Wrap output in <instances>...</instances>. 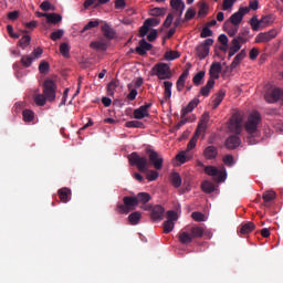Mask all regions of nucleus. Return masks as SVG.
<instances>
[{
  "mask_svg": "<svg viewBox=\"0 0 283 283\" xmlns=\"http://www.w3.org/2000/svg\"><path fill=\"white\" fill-rule=\"evenodd\" d=\"M211 45H213V39L211 38L206 39L201 44L197 45L196 54L200 61L209 56Z\"/></svg>",
  "mask_w": 283,
  "mask_h": 283,
  "instance_id": "1a4fd4ad",
  "label": "nucleus"
},
{
  "mask_svg": "<svg viewBox=\"0 0 283 283\" xmlns=\"http://www.w3.org/2000/svg\"><path fill=\"white\" fill-rule=\"evenodd\" d=\"M264 99L266 103H277V101H283V90L275 86H268L264 93Z\"/></svg>",
  "mask_w": 283,
  "mask_h": 283,
  "instance_id": "423d86ee",
  "label": "nucleus"
},
{
  "mask_svg": "<svg viewBox=\"0 0 283 283\" xmlns=\"http://www.w3.org/2000/svg\"><path fill=\"white\" fill-rule=\"evenodd\" d=\"M244 59H247V50L243 49L239 54L234 56L232 63L230 64V70L231 71L235 70V67H238V65L242 63Z\"/></svg>",
  "mask_w": 283,
  "mask_h": 283,
  "instance_id": "5701e85b",
  "label": "nucleus"
},
{
  "mask_svg": "<svg viewBox=\"0 0 283 283\" xmlns=\"http://www.w3.org/2000/svg\"><path fill=\"white\" fill-rule=\"evenodd\" d=\"M174 227H176V223L171 220H166L164 222V233H171L174 231Z\"/></svg>",
  "mask_w": 283,
  "mask_h": 283,
  "instance_id": "864d4df0",
  "label": "nucleus"
},
{
  "mask_svg": "<svg viewBox=\"0 0 283 283\" xmlns=\"http://www.w3.org/2000/svg\"><path fill=\"white\" fill-rule=\"evenodd\" d=\"M123 202L124 205L117 206V211L119 213H129V211H134V209L138 207V199L136 197H124Z\"/></svg>",
  "mask_w": 283,
  "mask_h": 283,
  "instance_id": "0eeeda50",
  "label": "nucleus"
},
{
  "mask_svg": "<svg viewBox=\"0 0 283 283\" xmlns=\"http://www.w3.org/2000/svg\"><path fill=\"white\" fill-rule=\"evenodd\" d=\"M201 135L202 134L195 132V135L192 136V138L189 140V143L187 145V151H191V149H196L198 138H200Z\"/></svg>",
  "mask_w": 283,
  "mask_h": 283,
  "instance_id": "4c0bfd02",
  "label": "nucleus"
},
{
  "mask_svg": "<svg viewBox=\"0 0 283 283\" xmlns=\"http://www.w3.org/2000/svg\"><path fill=\"white\" fill-rule=\"evenodd\" d=\"M64 34H65V31L63 29H59L51 33L50 39L52 41H59V39H63Z\"/></svg>",
  "mask_w": 283,
  "mask_h": 283,
  "instance_id": "603ef678",
  "label": "nucleus"
},
{
  "mask_svg": "<svg viewBox=\"0 0 283 283\" xmlns=\"http://www.w3.org/2000/svg\"><path fill=\"white\" fill-rule=\"evenodd\" d=\"M39 70L41 74H45V72H49L50 70V63H48L46 61H42L39 65Z\"/></svg>",
  "mask_w": 283,
  "mask_h": 283,
  "instance_id": "69168bd1",
  "label": "nucleus"
},
{
  "mask_svg": "<svg viewBox=\"0 0 283 283\" xmlns=\"http://www.w3.org/2000/svg\"><path fill=\"white\" fill-rule=\"evenodd\" d=\"M48 23H52L53 25H56V23H61L63 21V17L59 13H49L46 17Z\"/></svg>",
  "mask_w": 283,
  "mask_h": 283,
  "instance_id": "72a5a7b5",
  "label": "nucleus"
},
{
  "mask_svg": "<svg viewBox=\"0 0 283 283\" xmlns=\"http://www.w3.org/2000/svg\"><path fill=\"white\" fill-rule=\"evenodd\" d=\"M205 174L211 176L216 182H224L227 180V170H220L216 166H206Z\"/></svg>",
  "mask_w": 283,
  "mask_h": 283,
  "instance_id": "6e6552de",
  "label": "nucleus"
},
{
  "mask_svg": "<svg viewBox=\"0 0 283 283\" xmlns=\"http://www.w3.org/2000/svg\"><path fill=\"white\" fill-rule=\"evenodd\" d=\"M32 61H34V57L31 56V55H23L21 57V64L24 66V67H30V65H32Z\"/></svg>",
  "mask_w": 283,
  "mask_h": 283,
  "instance_id": "6e6d98bb",
  "label": "nucleus"
},
{
  "mask_svg": "<svg viewBox=\"0 0 283 283\" xmlns=\"http://www.w3.org/2000/svg\"><path fill=\"white\" fill-rule=\"evenodd\" d=\"M201 189L205 193H213V191H216V186L210 181H203L201 184Z\"/></svg>",
  "mask_w": 283,
  "mask_h": 283,
  "instance_id": "ea45409f",
  "label": "nucleus"
},
{
  "mask_svg": "<svg viewBox=\"0 0 283 283\" xmlns=\"http://www.w3.org/2000/svg\"><path fill=\"white\" fill-rule=\"evenodd\" d=\"M146 154L149 158L150 165H153V167H155L157 171H160V169H163V164L165 163V159L159 156L158 151L151 148H147Z\"/></svg>",
  "mask_w": 283,
  "mask_h": 283,
  "instance_id": "9d476101",
  "label": "nucleus"
},
{
  "mask_svg": "<svg viewBox=\"0 0 283 283\" xmlns=\"http://www.w3.org/2000/svg\"><path fill=\"white\" fill-rule=\"evenodd\" d=\"M167 13V9L165 8H153L150 10V17H165V14Z\"/></svg>",
  "mask_w": 283,
  "mask_h": 283,
  "instance_id": "49530a36",
  "label": "nucleus"
},
{
  "mask_svg": "<svg viewBox=\"0 0 283 283\" xmlns=\"http://www.w3.org/2000/svg\"><path fill=\"white\" fill-rule=\"evenodd\" d=\"M214 85H216V80H213V78L208 80L207 84L203 87H201V90H200L201 96H206V97L209 96V94H210L211 90H213Z\"/></svg>",
  "mask_w": 283,
  "mask_h": 283,
  "instance_id": "c756f323",
  "label": "nucleus"
},
{
  "mask_svg": "<svg viewBox=\"0 0 283 283\" xmlns=\"http://www.w3.org/2000/svg\"><path fill=\"white\" fill-rule=\"evenodd\" d=\"M120 85V82L118 80H113L108 85H107V95L108 96H114V93L116 92V88Z\"/></svg>",
  "mask_w": 283,
  "mask_h": 283,
  "instance_id": "58836bf2",
  "label": "nucleus"
},
{
  "mask_svg": "<svg viewBox=\"0 0 283 283\" xmlns=\"http://www.w3.org/2000/svg\"><path fill=\"white\" fill-rule=\"evenodd\" d=\"M207 14H209V4L201 2L199 4L198 17H206Z\"/></svg>",
  "mask_w": 283,
  "mask_h": 283,
  "instance_id": "de8ad7c7",
  "label": "nucleus"
},
{
  "mask_svg": "<svg viewBox=\"0 0 283 283\" xmlns=\"http://www.w3.org/2000/svg\"><path fill=\"white\" fill-rule=\"evenodd\" d=\"M150 76H157L160 81H167L171 78V69L166 63H157L150 71Z\"/></svg>",
  "mask_w": 283,
  "mask_h": 283,
  "instance_id": "39448f33",
  "label": "nucleus"
},
{
  "mask_svg": "<svg viewBox=\"0 0 283 283\" xmlns=\"http://www.w3.org/2000/svg\"><path fill=\"white\" fill-rule=\"evenodd\" d=\"M32 41V38L30 35H23L19 42H18V45L22 49V50H25V48H28L30 45Z\"/></svg>",
  "mask_w": 283,
  "mask_h": 283,
  "instance_id": "79ce46f5",
  "label": "nucleus"
},
{
  "mask_svg": "<svg viewBox=\"0 0 283 283\" xmlns=\"http://www.w3.org/2000/svg\"><path fill=\"white\" fill-rule=\"evenodd\" d=\"M202 78H205V71H200V72H198V73L193 76V78H192L193 85H196L197 87H198V85H201Z\"/></svg>",
  "mask_w": 283,
  "mask_h": 283,
  "instance_id": "3c124183",
  "label": "nucleus"
},
{
  "mask_svg": "<svg viewBox=\"0 0 283 283\" xmlns=\"http://www.w3.org/2000/svg\"><path fill=\"white\" fill-rule=\"evenodd\" d=\"M150 218L155 221L163 220L165 218V208L160 205L153 207Z\"/></svg>",
  "mask_w": 283,
  "mask_h": 283,
  "instance_id": "f3484780",
  "label": "nucleus"
},
{
  "mask_svg": "<svg viewBox=\"0 0 283 283\" xmlns=\"http://www.w3.org/2000/svg\"><path fill=\"white\" fill-rule=\"evenodd\" d=\"M224 96H227V91L220 90L216 95L212 102V109H218L220 107V103L224 101Z\"/></svg>",
  "mask_w": 283,
  "mask_h": 283,
  "instance_id": "393cba45",
  "label": "nucleus"
},
{
  "mask_svg": "<svg viewBox=\"0 0 283 283\" xmlns=\"http://www.w3.org/2000/svg\"><path fill=\"white\" fill-rule=\"evenodd\" d=\"M201 39H208V36H213V31L209 29V27H203L201 33H200Z\"/></svg>",
  "mask_w": 283,
  "mask_h": 283,
  "instance_id": "e2e57ef3",
  "label": "nucleus"
},
{
  "mask_svg": "<svg viewBox=\"0 0 283 283\" xmlns=\"http://www.w3.org/2000/svg\"><path fill=\"white\" fill-rule=\"evenodd\" d=\"M128 163L132 165V167H137L138 171H142V174L147 172L149 167V160L147 157L140 156L137 151L128 155Z\"/></svg>",
  "mask_w": 283,
  "mask_h": 283,
  "instance_id": "20e7f679",
  "label": "nucleus"
},
{
  "mask_svg": "<svg viewBox=\"0 0 283 283\" xmlns=\"http://www.w3.org/2000/svg\"><path fill=\"white\" fill-rule=\"evenodd\" d=\"M166 61H176V59H180V52L178 51H167L164 55Z\"/></svg>",
  "mask_w": 283,
  "mask_h": 283,
  "instance_id": "37998d69",
  "label": "nucleus"
},
{
  "mask_svg": "<svg viewBox=\"0 0 283 283\" xmlns=\"http://www.w3.org/2000/svg\"><path fill=\"white\" fill-rule=\"evenodd\" d=\"M191 218L195 222H205V213L202 212L195 211L191 213Z\"/></svg>",
  "mask_w": 283,
  "mask_h": 283,
  "instance_id": "bf43d9fd",
  "label": "nucleus"
},
{
  "mask_svg": "<svg viewBox=\"0 0 283 283\" xmlns=\"http://www.w3.org/2000/svg\"><path fill=\"white\" fill-rule=\"evenodd\" d=\"M150 21L151 20H145L144 24L140 27L139 29V36H147V32H149V30L151 29L150 27Z\"/></svg>",
  "mask_w": 283,
  "mask_h": 283,
  "instance_id": "c03bdc74",
  "label": "nucleus"
},
{
  "mask_svg": "<svg viewBox=\"0 0 283 283\" xmlns=\"http://www.w3.org/2000/svg\"><path fill=\"white\" fill-rule=\"evenodd\" d=\"M223 163L227 167H233V165H235V159H233L232 155H226L223 157Z\"/></svg>",
  "mask_w": 283,
  "mask_h": 283,
  "instance_id": "680f3d73",
  "label": "nucleus"
},
{
  "mask_svg": "<svg viewBox=\"0 0 283 283\" xmlns=\"http://www.w3.org/2000/svg\"><path fill=\"white\" fill-rule=\"evenodd\" d=\"M43 94L46 96V99L52 103L56 99V83L52 80H45L43 83Z\"/></svg>",
  "mask_w": 283,
  "mask_h": 283,
  "instance_id": "9b49d317",
  "label": "nucleus"
},
{
  "mask_svg": "<svg viewBox=\"0 0 283 283\" xmlns=\"http://www.w3.org/2000/svg\"><path fill=\"white\" fill-rule=\"evenodd\" d=\"M252 231H255V223L248 221L241 224V228H240L241 235H249V233H252Z\"/></svg>",
  "mask_w": 283,
  "mask_h": 283,
  "instance_id": "a878e982",
  "label": "nucleus"
},
{
  "mask_svg": "<svg viewBox=\"0 0 283 283\" xmlns=\"http://www.w3.org/2000/svg\"><path fill=\"white\" fill-rule=\"evenodd\" d=\"M238 0H223L222 10H231V8H233V6H235Z\"/></svg>",
  "mask_w": 283,
  "mask_h": 283,
  "instance_id": "4d7b16f0",
  "label": "nucleus"
},
{
  "mask_svg": "<svg viewBox=\"0 0 283 283\" xmlns=\"http://www.w3.org/2000/svg\"><path fill=\"white\" fill-rule=\"evenodd\" d=\"M48 102V97L45 94H38L34 96V103L38 105V107H43L45 103Z\"/></svg>",
  "mask_w": 283,
  "mask_h": 283,
  "instance_id": "a19ab883",
  "label": "nucleus"
},
{
  "mask_svg": "<svg viewBox=\"0 0 283 283\" xmlns=\"http://www.w3.org/2000/svg\"><path fill=\"white\" fill-rule=\"evenodd\" d=\"M203 156L206 160H216L218 158V147L216 146H208L203 150Z\"/></svg>",
  "mask_w": 283,
  "mask_h": 283,
  "instance_id": "6ab92c4d",
  "label": "nucleus"
},
{
  "mask_svg": "<svg viewBox=\"0 0 283 283\" xmlns=\"http://www.w3.org/2000/svg\"><path fill=\"white\" fill-rule=\"evenodd\" d=\"M102 32L105 39H108V41H112V39L116 36V32L108 23H105L104 25H102Z\"/></svg>",
  "mask_w": 283,
  "mask_h": 283,
  "instance_id": "cd10ccee",
  "label": "nucleus"
},
{
  "mask_svg": "<svg viewBox=\"0 0 283 283\" xmlns=\"http://www.w3.org/2000/svg\"><path fill=\"white\" fill-rule=\"evenodd\" d=\"M41 10H43V12H49V10H54V8H52V3H50L49 0H44L41 4H40Z\"/></svg>",
  "mask_w": 283,
  "mask_h": 283,
  "instance_id": "0e129e2a",
  "label": "nucleus"
},
{
  "mask_svg": "<svg viewBox=\"0 0 283 283\" xmlns=\"http://www.w3.org/2000/svg\"><path fill=\"white\" fill-rule=\"evenodd\" d=\"M153 48L154 45H151V43H148L147 40L142 39L139 41V45L135 49V52L139 54V56H145V54H147V52H149V50Z\"/></svg>",
  "mask_w": 283,
  "mask_h": 283,
  "instance_id": "2eb2a0df",
  "label": "nucleus"
},
{
  "mask_svg": "<svg viewBox=\"0 0 283 283\" xmlns=\"http://www.w3.org/2000/svg\"><path fill=\"white\" fill-rule=\"evenodd\" d=\"M24 123H32L34 120V112L31 109H24L22 112Z\"/></svg>",
  "mask_w": 283,
  "mask_h": 283,
  "instance_id": "a18cd8bd",
  "label": "nucleus"
},
{
  "mask_svg": "<svg viewBox=\"0 0 283 283\" xmlns=\"http://www.w3.org/2000/svg\"><path fill=\"white\" fill-rule=\"evenodd\" d=\"M188 76H189V67L184 70V72L177 80V83H176L177 92H182V90H185V83H187Z\"/></svg>",
  "mask_w": 283,
  "mask_h": 283,
  "instance_id": "4be33fe9",
  "label": "nucleus"
},
{
  "mask_svg": "<svg viewBox=\"0 0 283 283\" xmlns=\"http://www.w3.org/2000/svg\"><path fill=\"white\" fill-rule=\"evenodd\" d=\"M167 219L170 220L171 222H176L178 220V212L174 210L167 211Z\"/></svg>",
  "mask_w": 283,
  "mask_h": 283,
  "instance_id": "338daca9",
  "label": "nucleus"
},
{
  "mask_svg": "<svg viewBox=\"0 0 283 283\" xmlns=\"http://www.w3.org/2000/svg\"><path fill=\"white\" fill-rule=\"evenodd\" d=\"M170 7L175 11L180 10V8H182V10H185V2L182 0H170Z\"/></svg>",
  "mask_w": 283,
  "mask_h": 283,
  "instance_id": "09e8293b",
  "label": "nucleus"
},
{
  "mask_svg": "<svg viewBox=\"0 0 283 283\" xmlns=\"http://www.w3.org/2000/svg\"><path fill=\"white\" fill-rule=\"evenodd\" d=\"M170 182L175 189H179V187L182 186V177H180V174L178 172H172L170 175Z\"/></svg>",
  "mask_w": 283,
  "mask_h": 283,
  "instance_id": "2f4dec72",
  "label": "nucleus"
},
{
  "mask_svg": "<svg viewBox=\"0 0 283 283\" xmlns=\"http://www.w3.org/2000/svg\"><path fill=\"white\" fill-rule=\"evenodd\" d=\"M142 219H143V213H140V211L132 212L128 216V222L133 227H136V224H139Z\"/></svg>",
  "mask_w": 283,
  "mask_h": 283,
  "instance_id": "7c9ffc66",
  "label": "nucleus"
},
{
  "mask_svg": "<svg viewBox=\"0 0 283 283\" xmlns=\"http://www.w3.org/2000/svg\"><path fill=\"white\" fill-rule=\"evenodd\" d=\"M176 160H177L178 163H180L181 165H185V163H187V155L185 154V151L179 153V154L176 156Z\"/></svg>",
  "mask_w": 283,
  "mask_h": 283,
  "instance_id": "774afa93",
  "label": "nucleus"
},
{
  "mask_svg": "<svg viewBox=\"0 0 283 283\" xmlns=\"http://www.w3.org/2000/svg\"><path fill=\"white\" fill-rule=\"evenodd\" d=\"M57 196L61 202H64V203L70 202V200H72V190L67 187L61 188L57 191Z\"/></svg>",
  "mask_w": 283,
  "mask_h": 283,
  "instance_id": "aec40b11",
  "label": "nucleus"
},
{
  "mask_svg": "<svg viewBox=\"0 0 283 283\" xmlns=\"http://www.w3.org/2000/svg\"><path fill=\"white\" fill-rule=\"evenodd\" d=\"M250 9L248 7H240L238 12L233 13L230 18L229 21L232 25L240 27V23H242L244 15L249 14Z\"/></svg>",
  "mask_w": 283,
  "mask_h": 283,
  "instance_id": "f8f14e48",
  "label": "nucleus"
},
{
  "mask_svg": "<svg viewBox=\"0 0 283 283\" xmlns=\"http://www.w3.org/2000/svg\"><path fill=\"white\" fill-rule=\"evenodd\" d=\"M164 98L165 101H169V98H171V87H174V83L169 82V81H165L164 82Z\"/></svg>",
  "mask_w": 283,
  "mask_h": 283,
  "instance_id": "c9c22d12",
  "label": "nucleus"
},
{
  "mask_svg": "<svg viewBox=\"0 0 283 283\" xmlns=\"http://www.w3.org/2000/svg\"><path fill=\"white\" fill-rule=\"evenodd\" d=\"M137 203L138 205H147V202H149V200H151V195H149L148 192H139L137 193Z\"/></svg>",
  "mask_w": 283,
  "mask_h": 283,
  "instance_id": "f704fd0d",
  "label": "nucleus"
},
{
  "mask_svg": "<svg viewBox=\"0 0 283 283\" xmlns=\"http://www.w3.org/2000/svg\"><path fill=\"white\" fill-rule=\"evenodd\" d=\"M189 231H190V235H192V240L202 238L205 235V228L202 227H191Z\"/></svg>",
  "mask_w": 283,
  "mask_h": 283,
  "instance_id": "473e14b6",
  "label": "nucleus"
},
{
  "mask_svg": "<svg viewBox=\"0 0 283 283\" xmlns=\"http://www.w3.org/2000/svg\"><path fill=\"white\" fill-rule=\"evenodd\" d=\"M91 48L93 50H99L101 52H105L107 50V42L105 41H94L91 43Z\"/></svg>",
  "mask_w": 283,
  "mask_h": 283,
  "instance_id": "e433bc0d",
  "label": "nucleus"
},
{
  "mask_svg": "<svg viewBox=\"0 0 283 283\" xmlns=\"http://www.w3.org/2000/svg\"><path fill=\"white\" fill-rule=\"evenodd\" d=\"M178 238L181 244H191L193 242V237L191 235V232L181 231L179 232Z\"/></svg>",
  "mask_w": 283,
  "mask_h": 283,
  "instance_id": "bb28decb",
  "label": "nucleus"
},
{
  "mask_svg": "<svg viewBox=\"0 0 283 283\" xmlns=\"http://www.w3.org/2000/svg\"><path fill=\"white\" fill-rule=\"evenodd\" d=\"M223 30L229 36L233 38L235 36V34H238V30H240V27H238L237 24L224 22Z\"/></svg>",
  "mask_w": 283,
  "mask_h": 283,
  "instance_id": "c85d7f7f",
  "label": "nucleus"
},
{
  "mask_svg": "<svg viewBox=\"0 0 283 283\" xmlns=\"http://www.w3.org/2000/svg\"><path fill=\"white\" fill-rule=\"evenodd\" d=\"M220 72H222V64L213 62L209 70L211 78H220Z\"/></svg>",
  "mask_w": 283,
  "mask_h": 283,
  "instance_id": "b1692460",
  "label": "nucleus"
},
{
  "mask_svg": "<svg viewBox=\"0 0 283 283\" xmlns=\"http://www.w3.org/2000/svg\"><path fill=\"white\" fill-rule=\"evenodd\" d=\"M158 176H160L158 171L150 170L147 172L146 178L149 180V182H154V180H158Z\"/></svg>",
  "mask_w": 283,
  "mask_h": 283,
  "instance_id": "052dcab7",
  "label": "nucleus"
},
{
  "mask_svg": "<svg viewBox=\"0 0 283 283\" xmlns=\"http://www.w3.org/2000/svg\"><path fill=\"white\" fill-rule=\"evenodd\" d=\"M60 53L62 54V56H64V59H69L70 57V44L67 43H62L60 45Z\"/></svg>",
  "mask_w": 283,
  "mask_h": 283,
  "instance_id": "8fccbe9b",
  "label": "nucleus"
},
{
  "mask_svg": "<svg viewBox=\"0 0 283 283\" xmlns=\"http://www.w3.org/2000/svg\"><path fill=\"white\" fill-rule=\"evenodd\" d=\"M229 129L235 135H231L226 139V147L227 149H238L242 143L240 139V135L242 134V117L240 115H232L230 118Z\"/></svg>",
  "mask_w": 283,
  "mask_h": 283,
  "instance_id": "f03ea898",
  "label": "nucleus"
},
{
  "mask_svg": "<svg viewBox=\"0 0 283 283\" xmlns=\"http://www.w3.org/2000/svg\"><path fill=\"white\" fill-rule=\"evenodd\" d=\"M209 113H203L199 123H198V126H197V129L196 132L198 134H205L207 132V127L209 125Z\"/></svg>",
  "mask_w": 283,
  "mask_h": 283,
  "instance_id": "dca6fc26",
  "label": "nucleus"
},
{
  "mask_svg": "<svg viewBox=\"0 0 283 283\" xmlns=\"http://www.w3.org/2000/svg\"><path fill=\"white\" fill-rule=\"evenodd\" d=\"M262 124V115L256 111L252 112L244 124V129L248 134L247 143L250 145H258L261 136L260 125Z\"/></svg>",
  "mask_w": 283,
  "mask_h": 283,
  "instance_id": "f257e3e1",
  "label": "nucleus"
},
{
  "mask_svg": "<svg viewBox=\"0 0 283 283\" xmlns=\"http://www.w3.org/2000/svg\"><path fill=\"white\" fill-rule=\"evenodd\" d=\"M126 127H134V128H137V129H143V127H145V124H143V122H139V120H129V122H126Z\"/></svg>",
  "mask_w": 283,
  "mask_h": 283,
  "instance_id": "5fc2aeb1",
  "label": "nucleus"
},
{
  "mask_svg": "<svg viewBox=\"0 0 283 283\" xmlns=\"http://www.w3.org/2000/svg\"><path fill=\"white\" fill-rule=\"evenodd\" d=\"M151 103H148L135 109L134 118H136L137 120H143V118H149V107H151Z\"/></svg>",
  "mask_w": 283,
  "mask_h": 283,
  "instance_id": "4468645a",
  "label": "nucleus"
},
{
  "mask_svg": "<svg viewBox=\"0 0 283 283\" xmlns=\"http://www.w3.org/2000/svg\"><path fill=\"white\" fill-rule=\"evenodd\" d=\"M277 36V30L272 29L268 32L259 33L255 36V43H269V41H273Z\"/></svg>",
  "mask_w": 283,
  "mask_h": 283,
  "instance_id": "ddd939ff",
  "label": "nucleus"
},
{
  "mask_svg": "<svg viewBox=\"0 0 283 283\" xmlns=\"http://www.w3.org/2000/svg\"><path fill=\"white\" fill-rule=\"evenodd\" d=\"M200 105V99L199 98H193L191 99L188 105L186 107H184L181 109V118H185V116H187V114H191V112H193V109H196V106Z\"/></svg>",
  "mask_w": 283,
  "mask_h": 283,
  "instance_id": "a211bd4d",
  "label": "nucleus"
},
{
  "mask_svg": "<svg viewBox=\"0 0 283 283\" xmlns=\"http://www.w3.org/2000/svg\"><path fill=\"white\" fill-rule=\"evenodd\" d=\"M277 198V195L273 190L264 191L262 195L263 206L266 208L271 207V202Z\"/></svg>",
  "mask_w": 283,
  "mask_h": 283,
  "instance_id": "412c9836",
  "label": "nucleus"
},
{
  "mask_svg": "<svg viewBox=\"0 0 283 283\" xmlns=\"http://www.w3.org/2000/svg\"><path fill=\"white\" fill-rule=\"evenodd\" d=\"M101 22L98 20L90 21L82 30V32H87V30H92L93 28H98Z\"/></svg>",
  "mask_w": 283,
  "mask_h": 283,
  "instance_id": "13d9d810",
  "label": "nucleus"
},
{
  "mask_svg": "<svg viewBox=\"0 0 283 283\" xmlns=\"http://www.w3.org/2000/svg\"><path fill=\"white\" fill-rule=\"evenodd\" d=\"M273 23H275V15L273 14L263 15L260 20L254 15L250 20V25L254 32L264 30V28H269V25H273Z\"/></svg>",
  "mask_w": 283,
  "mask_h": 283,
  "instance_id": "7ed1b4c3",
  "label": "nucleus"
}]
</instances>
